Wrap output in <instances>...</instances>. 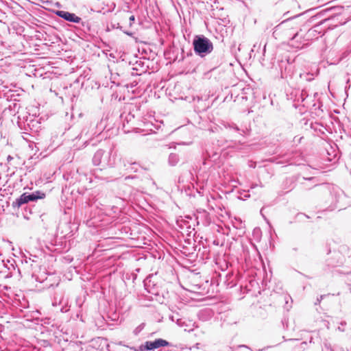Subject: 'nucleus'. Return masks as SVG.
Returning <instances> with one entry per match:
<instances>
[{"label": "nucleus", "mask_w": 351, "mask_h": 351, "mask_svg": "<svg viewBox=\"0 0 351 351\" xmlns=\"http://www.w3.org/2000/svg\"><path fill=\"white\" fill-rule=\"evenodd\" d=\"M195 53L200 58H204L213 50V44L211 40L204 35H195L192 42Z\"/></svg>", "instance_id": "f257e3e1"}, {"label": "nucleus", "mask_w": 351, "mask_h": 351, "mask_svg": "<svg viewBox=\"0 0 351 351\" xmlns=\"http://www.w3.org/2000/svg\"><path fill=\"white\" fill-rule=\"evenodd\" d=\"M17 124L23 133L26 134L34 135L40 129V123L32 117H27L23 120L19 119Z\"/></svg>", "instance_id": "f03ea898"}, {"label": "nucleus", "mask_w": 351, "mask_h": 351, "mask_svg": "<svg viewBox=\"0 0 351 351\" xmlns=\"http://www.w3.org/2000/svg\"><path fill=\"white\" fill-rule=\"evenodd\" d=\"M172 343L168 341L158 338L154 341H147L138 348H133L134 351H151L161 347L172 346Z\"/></svg>", "instance_id": "7ed1b4c3"}, {"label": "nucleus", "mask_w": 351, "mask_h": 351, "mask_svg": "<svg viewBox=\"0 0 351 351\" xmlns=\"http://www.w3.org/2000/svg\"><path fill=\"white\" fill-rule=\"evenodd\" d=\"M105 152L102 149H98L94 154L93 157V163L95 166L101 165V168L97 169L94 171V175L96 178L99 177V172L102 171L103 169H104L107 165L108 162L106 159L109 158L108 154L105 156V158L103 159Z\"/></svg>", "instance_id": "20e7f679"}, {"label": "nucleus", "mask_w": 351, "mask_h": 351, "mask_svg": "<svg viewBox=\"0 0 351 351\" xmlns=\"http://www.w3.org/2000/svg\"><path fill=\"white\" fill-rule=\"evenodd\" d=\"M54 14L57 16L64 19L67 22L77 24L81 23L82 26H84L85 23L83 22L82 19L77 16L75 13L61 10H57L54 11Z\"/></svg>", "instance_id": "39448f33"}, {"label": "nucleus", "mask_w": 351, "mask_h": 351, "mask_svg": "<svg viewBox=\"0 0 351 351\" xmlns=\"http://www.w3.org/2000/svg\"><path fill=\"white\" fill-rule=\"evenodd\" d=\"M24 212L23 213V217L29 220L31 219V215H35L36 216H39L42 221H44V217L45 215L40 214L38 211H37V208H36L35 205H30L27 204L24 207Z\"/></svg>", "instance_id": "423d86ee"}, {"label": "nucleus", "mask_w": 351, "mask_h": 351, "mask_svg": "<svg viewBox=\"0 0 351 351\" xmlns=\"http://www.w3.org/2000/svg\"><path fill=\"white\" fill-rule=\"evenodd\" d=\"M23 194L27 204L36 202L38 199H43L46 197V194L40 191H36L32 193L25 192Z\"/></svg>", "instance_id": "0eeeda50"}, {"label": "nucleus", "mask_w": 351, "mask_h": 351, "mask_svg": "<svg viewBox=\"0 0 351 351\" xmlns=\"http://www.w3.org/2000/svg\"><path fill=\"white\" fill-rule=\"evenodd\" d=\"M332 195L335 196V208H338L339 210L343 208V206H338L337 204L340 203V202L345 198V194L343 191L340 189L335 190L331 192Z\"/></svg>", "instance_id": "6e6552de"}, {"label": "nucleus", "mask_w": 351, "mask_h": 351, "mask_svg": "<svg viewBox=\"0 0 351 351\" xmlns=\"http://www.w3.org/2000/svg\"><path fill=\"white\" fill-rule=\"evenodd\" d=\"M227 286L230 288H232L235 287L237 284V276H234L232 273H228L226 275V280L225 281Z\"/></svg>", "instance_id": "1a4fd4ad"}, {"label": "nucleus", "mask_w": 351, "mask_h": 351, "mask_svg": "<svg viewBox=\"0 0 351 351\" xmlns=\"http://www.w3.org/2000/svg\"><path fill=\"white\" fill-rule=\"evenodd\" d=\"M145 289L147 290V291L149 293H152L153 295H159V293L157 290H156V289L154 288V285H152L151 284V280H149V278H147L145 282Z\"/></svg>", "instance_id": "9d476101"}, {"label": "nucleus", "mask_w": 351, "mask_h": 351, "mask_svg": "<svg viewBox=\"0 0 351 351\" xmlns=\"http://www.w3.org/2000/svg\"><path fill=\"white\" fill-rule=\"evenodd\" d=\"M27 202L25 199L23 197V194H21L18 198H16L12 203V206L13 208H19L23 205H26Z\"/></svg>", "instance_id": "9b49d317"}, {"label": "nucleus", "mask_w": 351, "mask_h": 351, "mask_svg": "<svg viewBox=\"0 0 351 351\" xmlns=\"http://www.w3.org/2000/svg\"><path fill=\"white\" fill-rule=\"evenodd\" d=\"M222 62H223V56H221V54L217 53L215 52L212 58V64H213V68L215 69V68L218 67L219 65H221Z\"/></svg>", "instance_id": "f8f14e48"}, {"label": "nucleus", "mask_w": 351, "mask_h": 351, "mask_svg": "<svg viewBox=\"0 0 351 351\" xmlns=\"http://www.w3.org/2000/svg\"><path fill=\"white\" fill-rule=\"evenodd\" d=\"M179 156L177 154L171 153L169 156L168 162L171 166H176L179 162Z\"/></svg>", "instance_id": "ddd939ff"}, {"label": "nucleus", "mask_w": 351, "mask_h": 351, "mask_svg": "<svg viewBox=\"0 0 351 351\" xmlns=\"http://www.w3.org/2000/svg\"><path fill=\"white\" fill-rule=\"evenodd\" d=\"M326 21H327L326 19L322 21L319 23L314 25L311 30L313 32H317L319 34H321V36H323L325 33V30L322 29L321 25Z\"/></svg>", "instance_id": "4468645a"}, {"label": "nucleus", "mask_w": 351, "mask_h": 351, "mask_svg": "<svg viewBox=\"0 0 351 351\" xmlns=\"http://www.w3.org/2000/svg\"><path fill=\"white\" fill-rule=\"evenodd\" d=\"M131 107L135 108V106H133L132 104L130 106V112L124 117V114H121L120 117L123 121H126L128 123L130 122L134 118V114H132L131 112Z\"/></svg>", "instance_id": "2eb2a0df"}, {"label": "nucleus", "mask_w": 351, "mask_h": 351, "mask_svg": "<svg viewBox=\"0 0 351 351\" xmlns=\"http://www.w3.org/2000/svg\"><path fill=\"white\" fill-rule=\"evenodd\" d=\"M230 349L232 351H250V348L245 345H239L231 347Z\"/></svg>", "instance_id": "dca6fc26"}, {"label": "nucleus", "mask_w": 351, "mask_h": 351, "mask_svg": "<svg viewBox=\"0 0 351 351\" xmlns=\"http://www.w3.org/2000/svg\"><path fill=\"white\" fill-rule=\"evenodd\" d=\"M135 64L136 65L135 67H132L133 71H138V66H140L142 70L141 72L143 73L146 71V69L145 68V62L142 60H136Z\"/></svg>", "instance_id": "f3484780"}, {"label": "nucleus", "mask_w": 351, "mask_h": 351, "mask_svg": "<svg viewBox=\"0 0 351 351\" xmlns=\"http://www.w3.org/2000/svg\"><path fill=\"white\" fill-rule=\"evenodd\" d=\"M233 226L239 230L244 229L245 226L241 219L235 218V221L233 222Z\"/></svg>", "instance_id": "a211bd4d"}, {"label": "nucleus", "mask_w": 351, "mask_h": 351, "mask_svg": "<svg viewBox=\"0 0 351 351\" xmlns=\"http://www.w3.org/2000/svg\"><path fill=\"white\" fill-rule=\"evenodd\" d=\"M226 128L232 129L235 132H238L239 135L243 136V134L241 132V129L235 123H228Z\"/></svg>", "instance_id": "6ab92c4d"}, {"label": "nucleus", "mask_w": 351, "mask_h": 351, "mask_svg": "<svg viewBox=\"0 0 351 351\" xmlns=\"http://www.w3.org/2000/svg\"><path fill=\"white\" fill-rule=\"evenodd\" d=\"M303 180H308L309 182H312V185L308 186V189H311V187L313 186H317L318 184L317 183H315V181H317V179L315 178V177H311V178H304L303 177Z\"/></svg>", "instance_id": "aec40b11"}, {"label": "nucleus", "mask_w": 351, "mask_h": 351, "mask_svg": "<svg viewBox=\"0 0 351 351\" xmlns=\"http://www.w3.org/2000/svg\"><path fill=\"white\" fill-rule=\"evenodd\" d=\"M38 259V256L36 255H32L30 254V256L29 257V261L32 263H37Z\"/></svg>", "instance_id": "412c9836"}, {"label": "nucleus", "mask_w": 351, "mask_h": 351, "mask_svg": "<svg viewBox=\"0 0 351 351\" xmlns=\"http://www.w3.org/2000/svg\"><path fill=\"white\" fill-rule=\"evenodd\" d=\"M308 96V94L306 90H302L301 93V98L302 101H303L306 97Z\"/></svg>", "instance_id": "4be33fe9"}, {"label": "nucleus", "mask_w": 351, "mask_h": 351, "mask_svg": "<svg viewBox=\"0 0 351 351\" xmlns=\"http://www.w3.org/2000/svg\"><path fill=\"white\" fill-rule=\"evenodd\" d=\"M18 96H19L18 94L15 95L14 93H12L10 96L9 95L8 96V99H10V100L16 101L17 99L16 98V97H18Z\"/></svg>", "instance_id": "5701e85b"}, {"label": "nucleus", "mask_w": 351, "mask_h": 351, "mask_svg": "<svg viewBox=\"0 0 351 351\" xmlns=\"http://www.w3.org/2000/svg\"><path fill=\"white\" fill-rule=\"evenodd\" d=\"M129 21H130L129 26L132 27V24L135 21V16L134 15L130 16L129 18Z\"/></svg>", "instance_id": "b1692460"}, {"label": "nucleus", "mask_w": 351, "mask_h": 351, "mask_svg": "<svg viewBox=\"0 0 351 351\" xmlns=\"http://www.w3.org/2000/svg\"><path fill=\"white\" fill-rule=\"evenodd\" d=\"M136 178H137L136 176H128L125 178V180H128L130 179L133 180V179H136Z\"/></svg>", "instance_id": "393cba45"}, {"label": "nucleus", "mask_w": 351, "mask_h": 351, "mask_svg": "<svg viewBox=\"0 0 351 351\" xmlns=\"http://www.w3.org/2000/svg\"><path fill=\"white\" fill-rule=\"evenodd\" d=\"M306 345H307L306 342H305V341L301 342V343H300V345H299V348H300L304 349V348H305V347L306 346Z\"/></svg>", "instance_id": "a878e982"}, {"label": "nucleus", "mask_w": 351, "mask_h": 351, "mask_svg": "<svg viewBox=\"0 0 351 351\" xmlns=\"http://www.w3.org/2000/svg\"><path fill=\"white\" fill-rule=\"evenodd\" d=\"M123 32L125 34H126V35H128V36H133V34H134L132 32H129V31H126V30H123Z\"/></svg>", "instance_id": "bb28decb"}, {"label": "nucleus", "mask_w": 351, "mask_h": 351, "mask_svg": "<svg viewBox=\"0 0 351 351\" xmlns=\"http://www.w3.org/2000/svg\"><path fill=\"white\" fill-rule=\"evenodd\" d=\"M324 296L325 295H321L320 298H317V302L315 303V304L317 305L318 303H319Z\"/></svg>", "instance_id": "cd10ccee"}, {"label": "nucleus", "mask_w": 351, "mask_h": 351, "mask_svg": "<svg viewBox=\"0 0 351 351\" xmlns=\"http://www.w3.org/2000/svg\"><path fill=\"white\" fill-rule=\"evenodd\" d=\"M14 275L13 271H10L6 276V278L12 277Z\"/></svg>", "instance_id": "c85d7f7f"}, {"label": "nucleus", "mask_w": 351, "mask_h": 351, "mask_svg": "<svg viewBox=\"0 0 351 351\" xmlns=\"http://www.w3.org/2000/svg\"><path fill=\"white\" fill-rule=\"evenodd\" d=\"M203 249H204L203 254H204L205 253L208 252V250H207L206 247H203Z\"/></svg>", "instance_id": "c756f323"}, {"label": "nucleus", "mask_w": 351, "mask_h": 351, "mask_svg": "<svg viewBox=\"0 0 351 351\" xmlns=\"http://www.w3.org/2000/svg\"><path fill=\"white\" fill-rule=\"evenodd\" d=\"M117 29H119L120 30H121L123 32V27L121 26L119 23L117 24Z\"/></svg>", "instance_id": "7c9ffc66"}, {"label": "nucleus", "mask_w": 351, "mask_h": 351, "mask_svg": "<svg viewBox=\"0 0 351 351\" xmlns=\"http://www.w3.org/2000/svg\"><path fill=\"white\" fill-rule=\"evenodd\" d=\"M287 23V21H282V22L279 25H280V26H281V25H285Z\"/></svg>", "instance_id": "2f4dec72"}, {"label": "nucleus", "mask_w": 351, "mask_h": 351, "mask_svg": "<svg viewBox=\"0 0 351 351\" xmlns=\"http://www.w3.org/2000/svg\"><path fill=\"white\" fill-rule=\"evenodd\" d=\"M141 330L140 326L135 329L136 334Z\"/></svg>", "instance_id": "473e14b6"}, {"label": "nucleus", "mask_w": 351, "mask_h": 351, "mask_svg": "<svg viewBox=\"0 0 351 351\" xmlns=\"http://www.w3.org/2000/svg\"><path fill=\"white\" fill-rule=\"evenodd\" d=\"M25 261L26 263H28L29 262V257L27 258V256H25Z\"/></svg>", "instance_id": "72a5a7b5"}, {"label": "nucleus", "mask_w": 351, "mask_h": 351, "mask_svg": "<svg viewBox=\"0 0 351 351\" xmlns=\"http://www.w3.org/2000/svg\"><path fill=\"white\" fill-rule=\"evenodd\" d=\"M169 319H171L173 322L175 321V319H174V316L173 315H171L169 316Z\"/></svg>", "instance_id": "f704fd0d"}, {"label": "nucleus", "mask_w": 351, "mask_h": 351, "mask_svg": "<svg viewBox=\"0 0 351 351\" xmlns=\"http://www.w3.org/2000/svg\"><path fill=\"white\" fill-rule=\"evenodd\" d=\"M338 330H340V331H342V332L344 331V328H340V326L338 327Z\"/></svg>", "instance_id": "c9c22d12"}, {"label": "nucleus", "mask_w": 351, "mask_h": 351, "mask_svg": "<svg viewBox=\"0 0 351 351\" xmlns=\"http://www.w3.org/2000/svg\"><path fill=\"white\" fill-rule=\"evenodd\" d=\"M180 322H181V320H180V319H177L176 322H177V324H178V325H180Z\"/></svg>", "instance_id": "e433bc0d"}, {"label": "nucleus", "mask_w": 351, "mask_h": 351, "mask_svg": "<svg viewBox=\"0 0 351 351\" xmlns=\"http://www.w3.org/2000/svg\"><path fill=\"white\" fill-rule=\"evenodd\" d=\"M344 274L351 276V271H347L345 272Z\"/></svg>", "instance_id": "4c0bfd02"}, {"label": "nucleus", "mask_w": 351, "mask_h": 351, "mask_svg": "<svg viewBox=\"0 0 351 351\" xmlns=\"http://www.w3.org/2000/svg\"><path fill=\"white\" fill-rule=\"evenodd\" d=\"M186 193L188 195L192 196V194L191 193H188V191L186 190Z\"/></svg>", "instance_id": "58836bf2"}, {"label": "nucleus", "mask_w": 351, "mask_h": 351, "mask_svg": "<svg viewBox=\"0 0 351 351\" xmlns=\"http://www.w3.org/2000/svg\"><path fill=\"white\" fill-rule=\"evenodd\" d=\"M202 189H200L199 190L197 189V192L199 193V194H201V190Z\"/></svg>", "instance_id": "ea45409f"}, {"label": "nucleus", "mask_w": 351, "mask_h": 351, "mask_svg": "<svg viewBox=\"0 0 351 351\" xmlns=\"http://www.w3.org/2000/svg\"><path fill=\"white\" fill-rule=\"evenodd\" d=\"M341 326L346 325V322H341Z\"/></svg>", "instance_id": "a19ab883"}, {"label": "nucleus", "mask_w": 351, "mask_h": 351, "mask_svg": "<svg viewBox=\"0 0 351 351\" xmlns=\"http://www.w3.org/2000/svg\"><path fill=\"white\" fill-rule=\"evenodd\" d=\"M256 186H257V184H253V185L252 186V187H251V188H252V189H254V187H256Z\"/></svg>", "instance_id": "79ce46f5"}, {"label": "nucleus", "mask_w": 351, "mask_h": 351, "mask_svg": "<svg viewBox=\"0 0 351 351\" xmlns=\"http://www.w3.org/2000/svg\"><path fill=\"white\" fill-rule=\"evenodd\" d=\"M296 36H297V34L292 38V40H294Z\"/></svg>", "instance_id": "37998d69"}, {"label": "nucleus", "mask_w": 351, "mask_h": 351, "mask_svg": "<svg viewBox=\"0 0 351 351\" xmlns=\"http://www.w3.org/2000/svg\"><path fill=\"white\" fill-rule=\"evenodd\" d=\"M13 105H14V108H16V106H17V104H16V103H14V104H13Z\"/></svg>", "instance_id": "c03bdc74"}, {"label": "nucleus", "mask_w": 351, "mask_h": 351, "mask_svg": "<svg viewBox=\"0 0 351 351\" xmlns=\"http://www.w3.org/2000/svg\"><path fill=\"white\" fill-rule=\"evenodd\" d=\"M11 266L13 267V269H14V270H15V268H14V265H12H12H11Z\"/></svg>", "instance_id": "a18cd8bd"}, {"label": "nucleus", "mask_w": 351, "mask_h": 351, "mask_svg": "<svg viewBox=\"0 0 351 351\" xmlns=\"http://www.w3.org/2000/svg\"><path fill=\"white\" fill-rule=\"evenodd\" d=\"M22 306H23V308H26V307H27V306H26V305H25V304H24Z\"/></svg>", "instance_id": "49530a36"}, {"label": "nucleus", "mask_w": 351, "mask_h": 351, "mask_svg": "<svg viewBox=\"0 0 351 351\" xmlns=\"http://www.w3.org/2000/svg\"><path fill=\"white\" fill-rule=\"evenodd\" d=\"M136 165V162L132 163V165Z\"/></svg>", "instance_id": "de8ad7c7"}, {"label": "nucleus", "mask_w": 351, "mask_h": 351, "mask_svg": "<svg viewBox=\"0 0 351 351\" xmlns=\"http://www.w3.org/2000/svg\"><path fill=\"white\" fill-rule=\"evenodd\" d=\"M350 293H351V287L350 288Z\"/></svg>", "instance_id": "09e8293b"}, {"label": "nucleus", "mask_w": 351, "mask_h": 351, "mask_svg": "<svg viewBox=\"0 0 351 351\" xmlns=\"http://www.w3.org/2000/svg\"><path fill=\"white\" fill-rule=\"evenodd\" d=\"M349 280H350V281H351V278H350V279H349Z\"/></svg>", "instance_id": "8fccbe9b"}, {"label": "nucleus", "mask_w": 351, "mask_h": 351, "mask_svg": "<svg viewBox=\"0 0 351 351\" xmlns=\"http://www.w3.org/2000/svg\"><path fill=\"white\" fill-rule=\"evenodd\" d=\"M158 351H162V350H158Z\"/></svg>", "instance_id": "3c124183"}, {"label": "nucleus", "mask_w": 351, "mask_h": 351, "mask_svg": "<svg viewBox=\"0 0 351 351\" xmlns=\"http://www.w3.org/2000/svg\"><path fill=\"white\" fill-rule=\"evenodd\" d=\"M167 351H171V350H167Z\"/></svg>", "instance_id": "603ef678"}]
</instances>
